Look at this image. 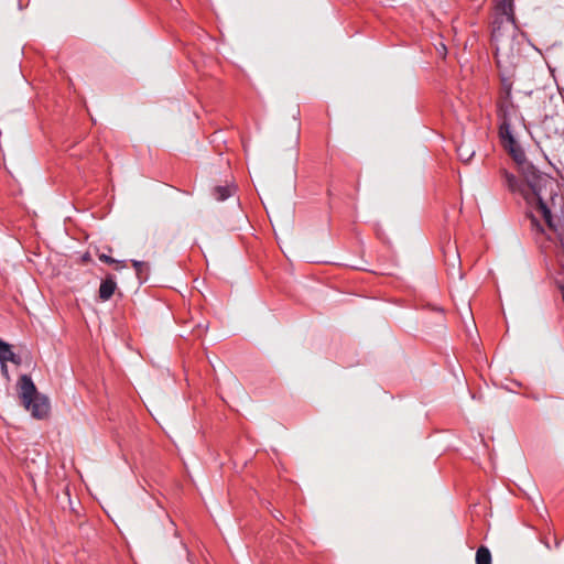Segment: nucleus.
<instances>
[{
    "instance_id": "obj_1",
    "label": "nucleus",
    "mask_w": 564,
    "mask_h": 564,
    "mask_svg": "<svg viewBox=\"0 0 564 564\" xmlns=\"http://www.w3.org/2000/svg\"><path fill=\"white\" fill-rule=\"evenodd\" d=\"M506 149L509 150L513 160L520 164L523 178L520 181L513 174L503 171L502 176L506 186L511 193L522 196L525 203L534 208L550 227H553L552 214L546 200L553 199L557 195L556 182L547 174L536 170L532 164L524 162V152L516 141L512 145L508 144Z\"/></svg>"
},
{
    "instance_id": "obj_8",
    "label": "nucleus",
    "mask_w": 564,
    "mask_h": 564,
    "mask_svg": "<svg viewBox=\"0 0 564 564\" xmlns=\"http://www.w3.org/2000/svg\"><path fill=\"white\" fill-rule=\"evenodd\" d=\"M232 191L234 189L229 186H217L214 191V195L218 202H223L231 196Z\"/></svg>"
},
{
    "instance_id": "obj_10",
    "label": "nucleus",
    "mask_w": 564,
    "mask_h": 564,
    "mask_svg": "<svg viewBox=\"0 0 564 564\" xmlns=\"http://www.w3.org/2000/svg\"><path fill=\"white\" fill-rule=\"evenodd\" d=\"M132 265L137 272L139 279H142L148 274L149 264L144 261L132 260Z\"/></svg>"
},
{
    "instance_id": "obj_6",
    "label": "nucleus",
    "mask_w": 564,
    "mask_h": 564,
    "mask_svg": "<svg viewBox=\"0 0 564 564\" xmlns=\"http://www.w3.org/2000/svg\"><path fill=\"white\" fill-rule=\"evenodd\" d=\"M476 151L470 144L462 143L457 148V154L462 162L468 163L475 155Z\"/></svg>"
},
{
    "instance_id": "obj_7",
    "label": "nucleus",
    "mask_w": 564,
    "mask_h": 564,
    "mask_svg": "<svg viewBox=\"0 0 564 564\" xmlns=\"http://www.w3.org/2000/svg\"><path fill=\"white\" fill-rule=\"evenodd\" d=\"M476 564H491V554L485 546H480L476 553Z\"/></svg>"
},
{
    "instance_id": "obj_12",
    "label": "nucleus",
    "mask_w": 564,
    "mask_h": 564,
    "mask_svg": "<svg viewBox=\"0 0 564 564\" xmlns=\"http://www.w3.org/2000/svg\"><path fill=\"white\" fill-rule=\"evenodd\" d=\"M99 260L102 261V262H106V263H115V262H117L115 259H112L111 257L106 256V254H100L99 256Z\"/></svg>"
},
{
    "instance_id": "obj_9",
    "label": "nucleus",
    "mask_w": 564,
    "mask_h": 564,
    "mask_svg": "<svg viewBox=\"0 0 564 564\" xmlns=\"http://www.w3.org/2000/svg\"><path fill=\"white\" fill-rule=\"evenodd\" d=\"M500 137L502 139V142L505 143V147H508V144H514V139L511 134L510 128L507 123H503L500 127Z\"/></svg>"
},
{
    "instance_id": "obj_4",
    "label": "nucleus",
    "mask_w": 564,
    "mask_h": 564,
    "mask_svg": "<svg viewBox=\"0 0 564 564\" xmlns=\"http://www.w3.org/2000/svg\"><path fill=\"white\" fill-rule=\"evenodd\" d=\"M7 361H11L17 365L20 364V359L12 351L11 346L0 339V362H1V369L4 373L8 372L7 366H6Z\"/></svg>"
},
{
    "instance_id": "obj_11",
    "label": "nucleus",
    "mask_w": 564,
    "mask_h": 564,
    "mask_svg": "<svg viewBox=\"0 0 564 564\" xmlns=\"http://www.w3.org/2000/svg\"><path fill=\"white\" fill-rule=\"evenodd\" d=\"M512 7H513V0H501L500 8L503 14L511 17L512 15Z\"/></svg>"
},
{
    "instance_id": "obj_2",
    "label": "nucleus",
    "mask_w": 564,
    "mask_h": 564,
    "mask_svg": "<svg viewBox=\"0 0 564 564\" xmlns=\"http://www.w3.org/2000/svg\"><path fill=\"white\" fill-rule=\"evenodd\" d=\"M516 28L499 26L492 31L491 40L496 50V61L499 68L509 70L516 62L517 48L514 44Z\"/></svg>"
},
{
    "instance_id": "obj_3",
    "label": "nucleus",
    "mask_w": 564,
    "mask_h": 564,
    "mask_svg": "<svg viewBox=\"0 0 564 564\" xmlns=\"http://www.w3.org/2000/svg\"><path fill=\"white\" fill-rule=\"evenodd\" d=\"M19 394L24 408L35 419L42 420L50 412V400L46 395L37 392L31 377L23 375L18 382Z\"/></svg>"
},
{
    "instance_id": "obj_5",
    "label": "nucleus",
    "mask_w": 564,
    "mask_h": 564,
    "mask_svg": "<svg viewBox=\"0 0 564 564\" xmlns=\"http://www.w3.org/2000/svg\"><path fill=\"white\" fill-rule=\"evenodd\" d=\"M117 283L112 276H107L100 284L99 297L102 301H108L115 293Z\"/></svg>"
},
{
    "instance_id": "obj_13",
    "label": "nucleus",
    "mask_w": 564,
    "mask_h": 564,
    "mask_svg": "<svg viewBox=\"0 0 564 564\" xmlns=\"http://www.w3.org/2000/svg\"><path fill=\"white\" fill-rule=\"evenodd\" d=\"M296 140H297V133H296V134H295V137H294L293 144H295V143H296Z\"/></svg>"
}]
</instances>
